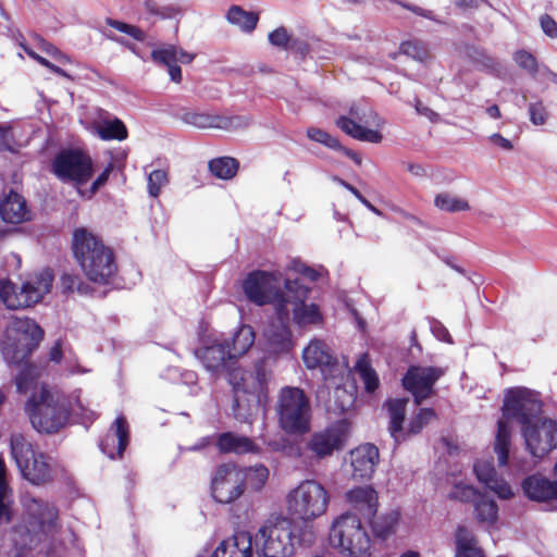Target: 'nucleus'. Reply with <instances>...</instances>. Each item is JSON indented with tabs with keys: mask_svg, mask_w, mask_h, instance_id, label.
Wrapping results in <instances>:
<instances>
[{
	"mask_svg": "<svg viewBox=\"0 0 557 557\" xmlns=\"http://www.w3.org/2000/svg\"><path fill=\"white\" fill-rule=\"evenodd\" d=\"M503 417L497 423L494 450L500 467L508 463L511 444V431L508 422L517 421L522 426L525 447L532 461L518 466L519 470L528 471L552 449L557 448V423L552 419H542V403L537 394L524 388L508 389L502 408Z\"/></svg>",
	"mask_w": 557,
	"mask_h": 557,
	"instance_id": "f257e3e1",
	"label": "nucleus"
},
{
	"mask_svg": "<svg viewBox=\"0 0 557 557\" xmlns=\"http://www.w3.org/2000/svg\"><path fill=\"white\" fill-rule=\"evenodd\" d=\"M309 288H297L288 285V292L276 305V319L264 330L265 350L271 355L288 354L295 343L288 323L293 321L299 327L321 323L322 314L319 307L308 304Z\"/></svg>",
	"mask_w": 557,
	"mask_h": 557,
	"instance_id": "f03ea898",
	"label": "nucleus"
},
{
	"mask_svg": "<svg viewBox=\"0 0 557 557\" xmlns=\"http://www.w3.org/2000/svg\"><path fill=\"white\" fill-rule=\"evenodd\" d=\"M25 411L35 430L40 433H55L64 428L70 416L78 417L83 423L92 422L96 413L83 405L78 397L72 399L58 392L41 387L25 405Z\"/></svg>",
	"mask_w": 557,
	"mask_h": 557,
	"instance_id": "7ed1b4c3",
	"label": "nucleus"
},
{
	"mask_svg": "<svg viewBox=\"0 0 557 557\" xmlns=\"http://www.w3.org/2000/svg\"><path fill=\"white\" fill-rule=\"evenodd\" d=\"M23 506V522L13 531L15 547L5 553V557H27L28 550L46 542L57 529L58 510L52 504L27 495ZM0 557H4V553L0 552Z\"/></svg>",
	"mask_w": 557,
	"mask_h": 557,
	"instance_id": "20e7f679",
	"label": "nucleus"
},
{
	"mask_svg": "<svg viewBox=\"0 0 557 557\" xmlns=\"http://www.w3.org/2000/svg\"><path fill=\"white\" fill-rule=\"evenodd\" d=\"M73 252L86 276L100 284H106L116 272L112 250L91 232L77 228L73 233Z\"/></svg>",
	"mask_w": 557,
	"mask_h": 557,
	"instance_id": "39448f33",
	"label": "nucleus"
},
{
	"mask_svg": "<svg viewBox=\"0 0 557 557\" xmlns=\"http://www.w3.org/2000/svg\"><path fill=\"white\" fill-rule=\"evenodd\" d=\"M296 535L293 522L285 517H273L259 529L256 535V548L259 557H290L294 553ZM297 541L310 546L314 541L311 525H305Z\"/></svg>",
	"mask_w": 557,
	"mask_h": 557,
	"instance_id": "423d86ee",
	"label": "nucleus"
},
{
	"mask_svg": "<svg viewBox=\"0 0 557 557\" xmlns=\"http://www.w3.org/2000/svg\"><path fill=\"white\" fill-rule=\"evenodd\" d=\"M42 329L32 319H16L5 329L0 341L1 352L9 363H21L38 347Z\"/></svg>",
	"mask_w": 557,
	"mask_h": 557,
	"instance_id": "0eeeda50",
	"label": "nucleus"
},
{
	"mask_svg": "<svg viewBox=\"0 0 557 557\" xmlns=\"http://www.w3.org/2000/svg\"><path fill=\"white\" fill-rule=\"evenodd\" d=\"M280 428L288 434H304L310 429L311 406L299 387L285 386L275 406Z\"/></svg>",
	"mask_w": 557,
	"mask_h": 557,
	"instance_id": "6e6552de",
	"label": "nucleus"
},
{
	"mask_svg": "<svg viewBox=\"0 0 557 557\" xmlns=\"http://www.w3.org/2000/svg\"><path fill=\"white\" fill-rule=\"evenodd\" d=\"M330 543L345 557L370 556V536L355 513H344L333 523Z\"/></svg>",
	"mask_w": 557,
	"mask_h": 557,
	"instance_id": "1a4fd4ad",
	"label": "nucleus"
},
{
	"mask_svg": "<svg viewBox=\"0 0 557 557\" xmlns=\"http://www.w3.org/2000/svg\"><path fill=\"white\" fill-rule=\"evenodd\" d=\"M10 450L22 476L34 485H41L52 480L48 457L35 450L32 443L21 433L10 436Z\"/></svg>",
	"mask_w": 557,
	"mask_h": 557,
	"instance_id": "9d476101",
	"label": "nucleus"
},
{
	"mask_svg": "<svg viewBox=\"0 0 557 557\" xmlns=\"http://www.w3.org/2000/svg\"><path fill=\"white\" fill-rule=\"evenodd\" d=\"M53 275L44 271L16 286L11 281L0 282V299L10 310L32 307L39 302L52 287Z\"/></svg>",
	"mask_w": 557,
	"mask_h": 557,
	"instance_id": "9b49d317",
	"label": "nucleus"
},
{
	"mask_svg": "<svg viewBox=\"0 0 557 557\" xmlns=\"http://www.w3.org/2000/svg\"><path fill=\"white\" fill-rule=\"evenodd\" d=\"M288 510L302 521H311L325 513L330 495L315 480H305L287 496Z\"/></svg>",
	"mask_w": 557,
	"mask_h": 557,
	"instance_id": "f8f14e48",
	"label": "nucleus"
},
{
	"mask_svg": "<svg viewBox=\"0 0 557 557\" xmlns=\"http://www.w3.org/2000/svg\"><path fill=\"white\" fill-rule=\"evenodd\" d=\"M282 274L280 272L256 271L250 273L243 283L246 297L256 305L262 306L277 302L286 296L288 285L295 284L297 288H307L297 280H286L284 290L280 289Z\"/></svg>",
	"mask_w": 557,
	"mask_h": 557,
	"instance_id": "ddd939ff",
	"label": "nucleus"
},
{
	"mask_svg": "<svg viewBox=\"0 0 557 557\" xmlns=\"http://www.w3.org/2000/svg\"><path fill=\"white\" fill-rule=\"evenodd\" d=\"M223 373L226 374L230 385L233 387L235 397L232 405L234 417L242 421L248 422L249 416L240 411V400L238 393L244 394H262L267 386V372L263 362L259 361L255 366V372H248L236 364H230Z\"/></svg>",
	"mask_w": 557,
	"mask_h": 557,
	"instance_id": "4468645a",
	"label": "nucleus"
},
{
	"mask_svg": "<svg viewBox=\"0 0 557 557\" xmlns=\"http://www.w3.org/2000/svg\"><path fill=\"white\" fill-rule=\"evenodd\" d=\"M350 433V423L337 420L326 428L313 432L306 442V449L318 460L325 459L344 449Z\"/></svg>",
	"mask_w": 557,
	"mask_h": 557,
	"instance_id": "2eb2a0df",
	"label": "nucleus"
},
{
	"mask_svg": "<svg viewBox=\"0 0 557 557\" xmlns=\"http://www.w3.org/2000/svg\"><path fill=\"white\" fill-rule=\"evenodd\" d=\"M336 125L347 135L361 141L377 144L383 138L377 131L364 126H380L381 119L370 107L362 103H354L349 109V116L341 115L336 120Z\"/></svg>",
	"mask_w": 557,
	"mask_h": 557,
	"instance_id": "dca6fc26",
	"label": "nucleus"
},
{
	"mask_svg": "<svg viewBox=\"0 0 557 557\" xmlns=\"http://www.w3.org/2000/svg\"><path fill=\"white\" fill-rule=\"evenodd\" d=\"M53 174L62 182L84 184L92 175V161L81 150L65 149L60 151L52 162Z\"/></svg>",
	"mask_w": 557,
	"mask_h": 557,
	"instance_id": "f3484780",
	"label": "nucleus"
},
{
	"mask_svg": "<svg viewBox=\"0 0 557 557\" xmlns=\"http://www.w3.org/2000/svg\"><path fill=\"white\" fill-rule=\"evenodd\" d=\"M246 486V476L243 470L232 463H224L216 468L211 481L213 498L221 504H231L238 499Z\"/></svg>",
	"mask_w": 557,
	"mask_h": 557,
	"instance_id": "a211bd4d",
	"label": "nucleus"
},
{
	"mask_svg": "<svg viewBox=\"0 0 557 557\" xmlns=\"http://www.w3.org/2000/svg\"><path fill=\"white\" fill-rule=\"evenodd\" d=\"M302 360L307 369H319L325 381L337 379L345 372L337 358L322 339L314 338L302 350Z\"/></svg>",
	"mask_w": 557,
	"mask_h": 557,
	"instance_id": "6ab92c4d",
	"label": "nucleus"
},
{
	"mask_svg": "<svg viewBox=\"0 0 557 557\" xmlns=\"http://www.w3.org/2000/svg\"><path fill=\"white\" fill-rule=\"evenodd\" d=\"M445 374L440 367L411 366L403 377V386L413 395L416 405L433 395L434 384Z\"/></svg>",
	"mask_w": 557,
	"mask_h": 557,
	"instance_id": "aec40b11",
	"label": "nucleus"
},
{
	"mask_svg": "<svg viewBox=\"0 0 557 557\" xmlns=\"http://www.w3.org/2000/svg\"><path fill=\"white\" fill-rule=\"evenodd\" d=\"M151 59L156 63L168 67L169 75L173 82L181 83L182 70L176 63L188 64L193 62L195 54L181 47L165 44L151 51Z\"/></svg>",
	"mask_w": 557,
	"mask_h": 557,
	"instance_id": "412c9836",
	"label": "nucleus"
},
{
	"mask_svg": "<svg viewBox=\"0 0 557 557\" xmlns=\"http://www.w3.org/2000/svg\"><path fill=\"white\" fill-rule=\"evenodd\" d=\"M195 356L212 374H222L230 364H235L223 341L214 339L211 344H205L195 350Z\"/></svg>",
	"mask_w": 557,
	"mask_h": 557,
	"instance_id": "4be33fe9",
	"label": "nucleus"
},
{
	"mask_svg": "<svg viewBox=\"0 0 557 557\" xmlns=\"http://www.w3.org/2000/svg\"><path fill=\"white\" fill-rule=\"evenodd\" d=\"M380 461L379 448L370 443L360 445L350 451L352 476L358 480L370 479Z\"/></svg>",
	"mask_w": 557,
	"mask_h": 557,
	"instance_id": "5701e85b",
	"label": "nucleus"
},
{
	"mask_svg": "<svg viewBox=\"0 0 557 557\" xmlns=\"http://www.w3.org/2000/svg\"><path fill=\"white\" fill-rule=\"evenodd\" d=\"M128 440L129 430L127 421L123 416H119L99 446L103 454L111 459H115L116 457H122L128 445Z\"/></svg>",
	"mask_w": 557,
	"mask_h": 557,
	"instance_id": "b1692460",
	"label": "nucleus"
},
{
	"mask_svg": "<svg viewBox=\"0 0 557 557\" xmlns=\"http://www.w3.org/2000/svg\"><path fill=\"white\" fill-rule=\"evenodd\" d=\"M478 480L493 491L500 499H510L515 493L512 487L503 478H499L493 463L488 460H478L474 463Z\"/></svg>",
	"mask_w": 557,
	"mask_h": 557,
	"instance_id": "393cba45",
	"label": "nucleus"
},
{
	"mask_svg": "<svg viewBox=\"0 0 557 557\" xmlns=\"http://www.w3.org/2000/svg\"><path fill=\"white\" fill-rule=\"evenodd\" d=\"M521 487L523 494L532 502L544 503L557 499V482L541 474H532L525 478Z\"/></svg>",
	"mask_w": 557,
	"mask_h": 557,
	"instance_id": "a878e982",
	"label": "nucleus"
},
{
	"mask_svg": "<svg viewBox=\"0 0 557 557\" xmlns=\"http://www.w3.org/2000/svg\"><path fill=\"white\" fill-rule=\"evenodd\" d=\"M210 557H252V541L247 532L223 540Z\"/></svg>",
	"mask_w": 557,
	"mask_h": 557,
	"instance_id": "bb28decb",
	"label": "nucleus"
},
{
	"mask_svg": "<svg viewBox=\"0 0 557 557\" xmlns=\"http://www.w3.org/2000/svg\"><path fill=\"white\" fill-rule=\"evenodd\" d=\"M0 216L5 223L18 224L30 219L25 199L11 190L0 202Z\"/></svg>",
	"mask_w": 557,
	"mask_h": 557,
	"instance_id": "cd10ccee",
	"label": "nucleus"
},
{
	"mask_svg": "<svg viewBox=\"0 0 557 557\" xmlns=\"http://www.w3.org/2000/svg\"><path fill=\"white\" fill-rule=\"evenodd\" d=\"M256 341V333L250 325H240L228 339H224L223 343L233 359L234 363L245 356L250 348L253 346Z\"/></svg>",
	"mask_w": 557,
	"mask_h": 557,
	"instance_id": "c85d7f7f",
	"label": "nucleus"
},
{
	"mask_svg": "<svg viewBox=\"0 0 557 557\" xmlns=\"http://www.w3.org/2000/svg\"><path fill=\"white\" fill-rule=\"evenodd\" d=\"M346 499L363 518L371 519L374 517L377 508V495L372 487L352 488L346 493Z\"/></svg>",
	"mask_w": 557,
	"mask_h": 557,
	"instance_id": "c756f323",
	"label": "nucleus"
},
{
	"mask_svg": "<svg viewBox=\"0 0 557 557\" xmlns=\"http://www.w3.org/2000/svg\"><path fill=\"white\" fill-rule=\"evenodd\" d=\"M215 445L221 454H258L260 448L253 441L247 436L238 435L233 432L221 433L215 441Z\"/></svg>",
	"mask_w": 557,
	"mask_h": 557,
	"instance_id": "7c9ffc66",
	"label": "nucleus"
},
{
	"mask_svg": "<svg viewBox=\"0 0 557 557\" xmlns=\"http://www.w3.org/2000/svg\"><path fill=\"white\" fill-rule=\"evenodd\" d=\"M177 117L185 124L197 128H227L232 124L227 117L188 109L180 110Z\"/></svg>",
	"mask_w": 557,
	"mask_h": 557,
	"instance_id": "2f4dec72",
	"label": "nucleus"
},
{
	"mask_svg": "<svg viewBox=\"0 0 557 557\" xmlns=\"http://www.w3.org/2000/svg\"><path fill=\"white\" fill-rule=\"evenodd\" d=\"M407 398L391 399L387 401L389 413L388 432L393 437L395 445H398L404 438L403 423L405 421Z\"/></svg>",
	"mask_w": 557,
	"mask_h": 557,
	"instance_id": "473e14b6",
	"label": "nucleus"
},
{
	"mask_svg": "<svg viewBox=\"0 0 557 557\" xmlns=\"http://www.w3.org/2000/svg\"><path fill=\"white\" fill-rule=\"evenodd\" d=\"M455 542V557H484L474 534L466 527L460 525L457 528Z\"/></svg>",
	"mask_w": 557,
	"mask_h": 557,
	"instance_id": "72a5a7b5",
	"label": "nucleus"
},
{
	"mask_svg": "<svg viewBox=\"0 0 557 557\" xmlns=\"http://www.w3.org/2000/svg\"><path fill=\"white\" fill-rule=\"evenodd\" d=\"M94 128L97 135L103 140H124L127 138L126 126L117 117L96 121Z\"/></svg>",
	"mask_w": 557,
	"mask_h": 557,
	"instance_id": "f704fd0d",
	"label": "nucleus"
},
{
	"mask_svg": "<svg viewBox=\"0 0 557 557\" xmlns=\"http://www.w3.org/2000/svg\"><path fill=\"white\" fill-rule=\"evenodd\" d=\"M473 507L474 517L479 522L488 525L496 523L498 519V506L495 500L480 493L473 503Z\"/></svg>",
	"mask_w": 557,
	"mask_h": 557,
	"instance_id": "c9c22d12",
	"label": "nucleus"
},
{
	"mask_svg": "<svg viewBox=\"0 0 557 557\" xmlns=\"http://www.w3.org/2000/svg\"><path fill=\"white\" fill-rule=\"evenodd\" d=\"M11 490L7 482V466L0 456V524L8 523L12 519Z\"/></svg>",
	"mask_w": 557,
	"mask_h": 557,
	"instance_id": "e433bc0d",
	"label": "nucleus"
},
{
	"mask_svg": "<svg viewBox=\"0 0 557 557\" xmlns=\"http://www.w3.org/2000/svg\"><path fill=\"white\" fill-rule=\"evenodd\" d=\"M399 512L397 510H391L384 515L376 517L372 521V530L377 539L386 540L395 533L396 527L399 521Z\"/></svg>",
	"mask_w": 557,
	"mask_h": 557,
	"instance_id": "4c0bfd02",
	"label": "nucleus"
},
{
	"mask_svg": "<svg viewBox=\"0 0 557 557\" xmlns=\"http://www.w3.org/2000/svg\"><path fill=\"white\" fill-rule=\"evenodd\" d=\"M227 21L244 32H252L258 23V14L245 11L238 5H232L226 14Z\"/></svg>",
	"mask_w": 557,
	"mask_h": 557,
	"instance_id": "58836bf2",
	"label": "nucleus"
},
{
	"mask_svg": "<svg viewBox=\"0 0 557 557\" xmlns=\"http://www.w3.org/2000/svg\"><path fill=\"white\" fill-rule=\"evenodd\" d=\"M355 370L359 374L367 393H373L377 389L380 380L374 369L370 366L367 354L359 357L355 364Z\"/></svg>",
	"mask_w": 557,
	"mask_h": 557,
	"instance_id": "ea45409f",
	"label": "nucleus"
},
{
	"mask_svg": "<svg viewBox=\"0 0 557 557\" xmlns=\"http://www.w3.org/2000/svg\"><path fill=\"white\" fill-rule=\"evenodd\" d=\"M238 169V162L231 157H220L209 162L211 174L221 180H230L235 176Z\"/></svg>",
	"mask_w": 557,
	"mask_h": 557,
	"instance_id": "a19ab883",
	"label": "nucleus"
},
{
	"mask_svg": "<svg viewBox=\"0 0 557 557\" xmlns=\"http://www.w3.org/2000/svg\"><path fill=\"white\" fill-rule=\"evenodd\" d=\"M462 54L479 70H491L497 65L494 58L475 46L466 45Z\"/></svg>",
	"mask_w": 557,
	"mask_h": 557,
	"instance_id": "79ce46f5",
	"label": "nucleus"
},
{
	"mask_svg": "<svg viewBox=\"0 0 557 557\" xmlns=\"http://www.w3.org/2000/svg\"><path fill=\"white\" fill-rule=\"evenodd\" d=\"M434 205L440 210L446 212H460L470 209V206L466 199L456 197L448 193L438 194L434 199Z\"/></svg>",
	"mask_w": 557,
	"mask_h": 557,
	"instance_id": "37998d69",
	"label": "nucleus"
},
{
	"mask_svg": "<svg viewBox=\"0 0 557 557\" xmlns=\"http://www.w3.org/2000/svg\"><path fill=\"white\" fill-rule=\"evenodd\" d=\"M143 10L146 14V20L157 17L160 20H168L175 16L177 10L173 5H162L157 0H144Z\"/></svg>",
	"mask_w": 557,
	"mask_h": 557,
	"instance_id": "c03bdc74",
	"label": "nucleus"
},
{
	"mask_svg": "<svg viewBox=\"0 0 557 557\" xmlns=\"http://www.w3.org/2000/svg\"><path fill=\"white\" fill-rule=\"evenodd\" d=\"M480 492L473 486L466 484L461 481L453 484L450 492L447 497L450 500H458L461 503H474Z\"/></svg>",
	"mask_w": 557,
	"mask_h": 557,
	"instance_id": "a18cd8bd",
	"label": "nucleus"
},
{
	"mask_svg": "<svg viewBox=\"0 0 557 557\" xmlns=\"http://www.w3.org/2000/svg\"><path fill=\"white\" fill-rule=\"evenodd\" d=\"M400 51L420 62L430 58V52L425 44L419 40H408L401 44Z\"/></svg>",
	"mask_w": 557,
	"mask_h": 557,
	"instance_id": "49530a36",
	"label": "nucleus"
},
{
	"mask_svg": "<svg viewBox=\"0 0 557 557\" xmlns=\"http://www.w3.org/2000/svg\"><path fill=\"white\" fill-rule=\"evenodd\" d=\"M60 286L63 293L87 294L89 292V285L82 282L77 274L64 273L60 278Z\"/></svg>",
	"mask_w": 557,
	"mask_h": 557,
	"instance_id": "de8ad7c7",
	"label": "nucleus"
},
{
	"mask_svg": "<svg viewBox=\"0 0 557 557\" xmlns=\"http://www.w3.org/2000/svg\"><path fill=\"white\" fill-rule=\"evenodd\" d=\"M307 136L313 141L320 143L327 148L338 150L343 149V146L339 144L338 139L330 135L323 129L317 127H310L307 129Z\"/></svg>",
	"mask_w": 557,
	"mask_h": 557,
	"instance_id": "09e8293b",
	"label": "nucleus"
},
{
	"mask_svg": "<svg viewBox=\"0 0 557 557\" xmlns=\"http://www.w3.org/2000/svg\"><path fill=\"white\" fill-rule=\"evenodd\" d=\"M244 473L253 490H260L269 476L268 468L262 465L250 467Z\"/></svg>",
	"mask_w": 557,
	"mask_h": 557,
	"instance_id": "8fccbe9b",
	"label": "nucleus"
},
{
	"mask_svg": "<svg viewBox=\"0 0 557 557\" xmlns=\"http://www.w3.org/2000/svg\"><path fill=\"white\" fill-rule=\"evenodd\" d=\"M513 60L518 64L519 67L527 71L530 75L533 77L539 72V65L535 57L527 51V50H519L513 54Z\"/></svg>",
	"mask_w": 557,
	"mask_h": 557,
	"instance_id": "3c124183",
	"label": "nucleus"
},
{
	"mask_svg": "<svg viewBox=\"0 0 557 557\" xmlns=\"http://www.w3.org/2000/svg\"><path fill=\"white\" fill-rule=\"evenodd\" d=\"M169 182L168 173L164 170H154L148 175V193L151 197L159 196L161 188Z\"/></svg>",
	"mask_w": 557,
	"mask_h": 557,
	"instance_id": "603ef678",
	"label": "nucleus"
},
{
	"mask_svg": "<svg viewBox=\"0 0 557 557\" xmlns=\"http://www.w3.org/2000/svg\"><path fill=\"white\" fill-rule=\"evenodd\" d=\"M106 23L109 26L113 27L114 29H116L123 34H126L138 41H144L146 38L145 32L141 30L137 26H134V25H131V24H127V23H124V22H121L117 20H113V18H107Z\"/></svg>",
	"mask_w": 557,
	"mask_h": 557,
	"instance_id": "864d4df0",
	"label": "nucleus"
},
{
	"mask_svg": "<svg viewBox=\"0 0 557 557\" xmlns=\"http://www.w3.org/2000/svg\"><path fill=\"white\" fill-rule=\"evenodd\" d=\"M433 418H435V412L433 409H420L418 414L410 421L408 432L411 434L419 433L423 426L426 425Z\"/></svg>",
	"mask_w": 557,
	"mask_h": 557,
	"instance_id": "5fc2aeb1",
	"label": "nucleus"
},
{
	"mask_svg": "<svg viewBox=\"0 0 557 557\" xmlns=\"http://www.w3.org/2000/svg\"><path fill=\"white\" fill-rule=\"evenodd\" d=\"M528 109L530 121L533 125L541 126L547 122L549 113L546 107L544 106L543 101L540 100L536 102H531Z\"/></svg>",
	"mask_w": 557,
	"mask_h": 557,
	"instance_id": "6e6d98bb",
	"label": "nucleus"
},
{
	"mask_svg": "<svg viewBox=\"0 0 557 557\" xmlns=\"http://www.w3.org/2000/svg\"><path fill=\"white\" fill-rule=\"evenodd\" d=\"M290 40L292 38L285 27H278L269 34L270 44L282 49H289Z\"/></svg>",
	"mask_w": 557,
	"mask_h": 557,
	"instance_id": "4d7b16f0",
	"label": "nucleus"
},
{
	"mask_svg": "<svg viewBox=\"0 0 557 557\" xmlns=\"http://www.w3.org/2000/svg\"><path fill=\"white\" fill-rule=\"evenodd\" d=\"M288 268H289V270H292L296 273H299V274L304 275L305 277L309 278L311 282H315L320 276V273L318 270L306 265L300 260H293L289 263Z\"/></svg>",
	"mask_w": 557,
	"mask_h": 557,
	"instance_id": "13d9d810",
	"label": "nucleus"
},
{
	"mask_svg": "<svg viewBox=\"0 0 557 557\" xmlns=\"http://www.w3.org/2000/svg\"><path fill=\"white\" fill-rule=\"evenodd\" d=\"M540 25L547 37L557 39V22L550 15L543 14L540 17Z\"/></svg>",
	"mask_w": 557,
	"mask_h": 557,
	"instance_id": "bf43d9fd",
	"label": "nucleus"
},
{
	"mask_svg": "<svg viewBox=\"0 0 557 557\" xmlns=\"http://www.w3.org/2000/svg\"><path fill=\"white\" fill-rule=\"evenodd\" d=\"M33 383V379L27 371H22L15 379V384L18 393H26Z\"/></svg>",
	"mask_w": 557,
	"mask_h": 557,
	"instance_id": "052dcab7",
	"label": "nucleus"
},
{
	"mask_svg": "<svg viewBox=\"0 0 557 557\" xmlns=\"http://www.w3.org/2000/svg\"><path fill=\"white\" fill-rule=\"evenodd\" d=\"M431 330L434 336L440 341L451 343L450 335L447 329L442 323L437 321L432 322Z\"/></svg>",
	"mask_w": 557,
	"mask_h": 557,
	"instance_id": "680f3d73",
	"label": "nucleus"
},
{
	"mask_svg": "<svg viewBox=\"0 0 557 557\" xmlns=\"http://www.w3.org/2000/svg\"><path fill=\"white\" fill-rule=\"evenodd\" d=\"M488 141L504 150H511L513 147L509 139L503 137L498 133H494L488 136Z\"/></svg>",
	"mask_w": 557,
	"mask_h": 557,
	"instance_id": "e2e57ef3",
	"label": "nucleus"
},
{
	"mask_svg": "<svg viewBox=\"0 0 557 557\" xmlns=\"http://www.w3.org/2000/svg\"><path fill=\"white\" fill-rule=\"evenodd\" d=\"M399 4L401 7H404L405 9L407 10H410L411 12L420 15V16H423L425 18H429V20H432V21H435L437 23H441V21L436 20L432 13V11H429V10H424L420 7H417V5H412V4H409V3H405V2H399Z\"/></svg>",
	"mask_w": 557,
	"mask_h": 557,
	"instance_id": "0e129e2a",
	"label": "nucleus"
},
{
	"mask_svg": "<svg viewBox=\"0 0 557 557\" xmlns=\"http://www.w3.org/2000/svg\"><path fill=\"white\" fill-rule=\"evenodd\" d=\"M112 171V165L109 164L103 172L96 178L90 188V194H95L102 185H104Z\"/></svg>",
	"mask_w": 557,
	"mask_h": 557,
	"instance_id": "69168bd1",
	"label": "nucleus"
},
{
	"mask_svg": "<svg viewBox=\"0 0 557 557\" xmlns=\"http://www.w3.org/2000/svg\"><path fill=\"white\" fill-rule=\"evenodd\" d=\"M35 40L37 42L38 48L41 51H44L45 53H47L48 55L52 57V55H54V53H57L58 48L55 46H53L52 44L48 42L42 37L36 35Z\"/></svg>",
	"mask_w": 557,
	"mask_h": 557,
	"instance_id": "338daca9",
	"label": "nucleus"
},
{
	"mask_svg": "<svg viewBox=\"0 0 557 557\" xmlns=\"http://www.w3.org/2000/svg\"><path fill=\"white\" fill-rule=\"evenodd\" d=\"M211 436H203L201 437L195 445L187 448V450L190 451H198L203 449L205 447L209 446L212 443Z\"/></svg>",
	"mask_w": 557,
	"mask_h": 557,
	"instance_id": "774afa93",
	"label": "nucleus"
}]
</instances>
